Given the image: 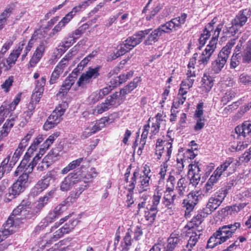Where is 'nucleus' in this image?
<instances>
[{
  "label": "nucleus",
  "instance_id": "f257e3e1",
  "mask_svg": "<svg viewBox=\"0 0 251 251\" xmlns=\"http://www.w3.org/2000/svg\"><path fill=\"white\" fill-rule=\"evenodd\" d=\"M152 30L151 28L140 30L128 37L119 46V49L115 55L116 57L123 55L140 44L147 34Z\"/></svg>",
  "mask_w": 251,
  "mask_h": 251
},
{
  "label": "nucleus",
  "instance_id": "f03ea898",
  "mask_svg": "<svg viewBox=\"0 0 251 251\" xmlns=\"http://www.w3.org/2000/svg\"><path fill=\"white\" fill-rule=\"evenodd\" d=\"M187 181L184 177L179 178L176 183L175 188V191L171 194V196L168 198L164 204V205L168 208H171L172 206L179 203L181 199L185 195L188 191L187 187Z\"/></svg>",
  "mask_w": 251,
  "mask_h": 251
},
{
  "label": "nucleus",
  "instance_id": "7ed1b4c3",
  "mask_svg": "<svg viewBox=\"0 0 251 251\" xmlns=\"http://www.w3.org/2000/svg\"><path fill=\"white\" fill-rule=\"evenodd\" d=\"M189 83V79L188 78L180 84L177 98L174 101L172 106L170 118V121L172 122L176 120L177 111H176L175 109L178 108L180 105H182L186 100L188 90L190 87Z\"/></svg>",
  "mask_w": 251,
  "mask_h": 251
},
{
  "label": "nucleus",
  "instance_id": "20e7f679",
  "mask_svg": "<svg viewBox=\"0 0 251 251\" xmlns=\"http://www.w3.org/2000/svg\"><path fill=\"white\" fill-rule=\"evenodd\" d=\"M168 133L169 132H168L167 137L169 139L164 140L158 139L155 147V154L157 156V159H160L162 154H164L166 162H168L171 157L172 152V144L174 141V139L171 138Z\"/></svg>",
  "mask_w": 251,
  "mask_h": 251
},
{
  "label": "nucleus",
  "instance_id": "39448f33",
  "mask_svg": "<svg viewBox=\"0 0 251 251\" xmlns=\"http://www.w3.org/2000/svg\"><path fill=\"white\" fill-rule=\"evenodd\" d=\"M228 193L226 188H222L209 199L204 208L207 214H211L221 204Z\"/></svg>",
  "mask_w": 251,
  "mask_h": 251
},
{
  "label": "nucleus",
  "instance_id": "423d86ee",
  "mask_svg": "<svg viewBox=\"0 0 251 251\" xmlns=\"http://www.w3.org/2000/svg\"><path fill=\"white\" fill-rule=\"evenodd\" d=\"M166 124V121L164 119L163 114L158 113L153 118H150L146 125H149L150 130L149 133V138L152 139L160 131V128L161 126H165Z\"/></svg>",
  "mask_w": 251,
  "mask_h": 251
},
{
  "label": "nucleus",
  "instance_id": "0eeeda50",
  "mask_svg": "<svg viewBox=\"0 0 251 251\" xmlns=\"http://www.w3.org/2000/svg\"><path fill=\"white\" fill-rule=\"evenodd\" d=\"M241 226L240 223L236 222L234 224L224 225L220 227L215 232L220 241L223 243L231 238L236 230Z\"/></svg>",
  "mask_w": 251,
  "mask_h": 251
},
{
  "label": "nucleus",
  "instance_id": "6e6552de",
  "mask_svg": "<svg viewBox=\"0 0 251 251\" xmlns=\"http://www.w3.org/2000/svg\"><path fill=\"white\" fill-rule=\"evenodd\" d=\"M99 67L89 68L85 73L82 74L80 76L76 82L77 86L82 88H86L92 82L93 79L99 75Z\"/></svg>",
  "mask_w": 251,
  "mask_h": 251
},
{
  "label": "nucleus",
  "instance_id": "1a4fd4ad",
  "mask_svg": "<svg viewBox=\"0 0 251 251\" xmlns=\"http://www.w3.org/2000/svg\"><path fill=\"white\" fill-rule=\"evenodd\" d=\"M118 95H119L118 93H115L107 97L105 102L102 103L100 105H98L96 108L92 109V113L95 115L100 114L108 110L110 106L119 104L120 100L118 98Z\"/></svg>",
  "mask_w": 251,
  "mask_h": 251
},
{
  "label": "nucleus",
  "instance_id": "9d476101",
  "mask_svg": "<svg viewBox=\"0 0 251 251\" xmlns=\"http://www.w3.org/2000/svg\"><path fill=\"white\" fill-rule=\"evenodd\" d=\"M44 138L42 135H39L37 136L34 140L33 143L28 148L27 151L26 152L24 157L21 162L20 165L17 167L15 171V175H17L18 172L21 170V169L23 167H25L26 166V164L30 160V153H33V151L36 149V147L39 145L41 142L43 141Z\"/></svg>",
  "mask_w": 251,
  "mask_h": 251
},
{
  "label": "nucleus",
  "instance_id": "9b49d317",
  "mask_svg": "<svg viewBox=\"0 0 251 251\" xmlns=\"http://www.w3.org/2000/svg\"><path fill=\"white\" fill-rule=\"evenodd\" d=\"M176 183V177L173 175V173L171 172L166 180V188L162 201L164 204L168 200L169 197L170 198L171 196V194L175 191Z\"/></svg>",
  "mask_w": 251,
  "mask_h": 251
},
{
  "label": "nucleus",
  "instance_id": "f8f14e48",
  "mask_svg": "<svg viewBox=\"0 0 251 251\" xmlns=\"http://www.w3.org/2000/svg\"><path fill=\"white\" fill-rule=\"evenodd\" d=\"M21 94H19L14 99L13 101L9 103L4 101L0 106V115L7 117V115L12 111H14L17 105L20 101Z\"/></svg>",
  "mask_w": 251,
  "mask_h": 251
},
{
  "label": "nucleus",
  "instance_id": "ddd939ff",
  "mask_svg": "<svg viewBox=\"0 0 251 251\" xmlns=\"http://www.w3.org/2000/svg\"><path fill=\"white\" fill-rule=\"evenodd\" d=\"M15 228L13 219L11 217H9L0 230V242L15 232Z\"/></svg>",
  "mask_w": 251,
  "mask_h": 251
},
{
  "label": "nucleus",
  "instance_id": "4468645a",
  "mask_svg": "<svg viewBox=\"0 0 251 251\" xmlns=\"http://www.w3.org/2000/svg\"><path fill=\"white\" fill-rule=\"evenodd\" d=\"M236 38L232 39L224 47L218 54V61L216 63H226L231 52V49L235 44Z\"/></svg>",
  "mask_w": 251,
  "mask_h": 251
},
{
  "label": "nucleus",
  "instance_id": "2eb2a0df",
  "mask_svg": "<svg viewBox=\"0 0 251 251\" xmlns=\"http://www.w3.org/2000/svg\"><path fill=\"white\" fill-rule=\"evenodd\" d=\"M181 237L178 234L173 233L168 238L167 244L163 242H160L156 244L162 246L164 249L163 251H173L181 240Z\"/></svg>",
  "mask_w": 251,
  "mask_h": 251
},
{
  "label": "nucleus",
  "instance_id": "dca6fc26",
  "mask_svg": "<svg viewBox=\"0 0 251 251\" xmlns=\"http://www.w3.org/2000/svg\"><path fill=\"white\" fill-rule=\"evenodd\" d=\"M251 15V11L247 9H243L239 12L235 17L232 20L235 25L242 27L247 22L248 19Z\"/></svg>",
  "mask_w": 251,
  "mask_h": 251
},
{
  "label": "nucleus",
  "instance_id": "f3484780",
  "mask_svg": "<svg viewBox=\"0 0 251 251\" xmlns=\"http://www.w3.org/2000/svg\"><path fill=\"white\" fill-rule=\"evenodd\" d=\"M67 107V103L65 102H62L56 107L49 117L57 124H59L62 120V116L64 114Z\"/></svg>",
  "mask_w": 251,
  "mask_h": 251
},
{
  "label": "nucleus",
  "instance_id": "a211bd4d",
  "mask_svg": "<svg viewBox=\"0 0 251 251\" xmlns=\"http://www.w3.org/2000/svg\"><path fill=\"white\" fill-rule=\"evenodd\" d=\"M202 84L200 88V93L202 94H206L211 90L214 84V78L206 74H204L202 78Z\"/></svg>",
  "mask_w": 251,
  "mask_h": 251
},
{
  "label": "nucleus",
  "instance_id": "6ab92c4d",
  "mask_svg": "<svg viewBox=\"0 0 251 251\" xmlns=\"http://www.w3.org/2000/svg\"><path fill=\"white\" fill-rule=\"evenodd\" d=\"M142 79L140 77H136L134 78L133 80L130 82V83L125 86L122 89L120 92H116V93H118V98L120 100H122L125 96L133 91L136 88L139 82L141 81Z\"/></svg>",
  "mask_w": 251,
  "mask_h": 251
},
{
  "label": "nucleus",
  "instance_id": "aec40b11",
  "mask_svg": "<svg viewBox=\"0 0 251 251\" xmlns=\"http://www.w3.org/2000/svg\"><path fill=\"white\" fill-rule=\"evenodd\" d=\"M30 202L28 200H23L22 202L16 208L13 210L12 214L9 217H11L14 221L15 219H18L19 218H16V216L22 214L25 216V218L28 214L26 208L30 205Z\"/></svg>",
  "mask_w": 251,
  "mask_h": 251
},
{
  "label": "nucleus",
  "instance_id": "412c9836",
  "mask_svg": "<svg viewBox=\"0 0 251 251\" xmlns=\"http://www.w3.org/2000/svg\"><path fill=\"white\" fill-rule=\"evenodd\" d=\"M201 231L193 232L189 236L187 244L183 249L184 251H192L196 246L201 235Z\"/></svg>",
  "mask_w": 251,
  "mask_h": 251
},
{
  "label": "nucleus",
  "instance_id": "4be33fe9",
  "mask_svg": "<svg viewBox=\"0 0 251 251\" xmlns=\"http://www.w3.org/2000/svg\"><path fill=\"white\" fill-rule=\"evenodd\" d=\"M235 131L238 136L245 137L251 133V121H245L241 126H237Z\"/></svg>",
  "mask_w": 251,
  "mask_h": 251
},
{
  "label": "nucleus",
  "instance_id": "5701e85b",
  "mask_svg": "<svg viewBox=\"0 0 251 251\" xmlns=\"http://www.w3.org/2000/svg\"><path fill=\"white\" fill-rule=\"evenodd\" d=\"M150 183L151 176L140 175L139 180L137 182V187L139 192L140 193L149 190L150 189Z\"/></svg>",
  "mask_w": 251,
  "mask_h": 251
},
{
  "label": "nucleus",
  "instance_id": "b1692460",
  "mask_svg": "<svg viewBox=\"0 0 251 251\" xmlns=\"http://www.w3.org/2000/svg\"><path fill=\"white\" fill-rule=\"evenodd\" d=\"M26 39L23 40L19 43V46L15 50H13L7 58V63H15L19 57L23 49V47L26 43Z\"/></svg>",
  "mask_w": 251,
  "mask_h": 251
},
{
  "label": "nucleus",
  "instance_id": "393cba45",
  "mask_svg": "<svg viewBox=\"0 0 251 251\" xmlns=\"http://www.w3.org/2000/svg\"><path fill=\"white\" fill-rule=\"evenodd\" d=\"M14 9L13 4L7 6L0 14V30H2L6 25L8 18Z\"/></svg>",
  "mask_w": 251,
  "mask_h": 251
},
{
  "label": "nucleus",
  "instance_id": "a878e982",
  "mask_svg": "<svg viewBox=\"0 0 251 251\" xmlns=\"http://www.w3.org/2000/svg\"><path fill=\"white\" fill-rule=\"evenodd\" d=\"M237 165H239L238 161L234 160L232 157H228L219 167L223 172L227 171L228 169L230 171H233Z\"/></svg>",
  "mask_w": 251,
  "mask_h": 251
},
{
  "label": "nucleus",
  "instance_id": "bb28decb",
  "mask_svg": "<svg viewBox=\"0 0 251 251\" xmlns=\"http://www.w3.org/2000/svg\"><path fill=\"white\" fill-rule=\"evenodd\" d=\"M45 44L43 42L41 43L36 49L29 63H38L40 61L45 52Z\"/></svg>",
  "mask_w": 251,
  "mask_h": 251
},
{
  "label": "nucleus",
  "instance_id": "cd10ccee",
  "mask_svg": "<svg viewBox=\"0 0 251 251\" xmlns=\"http://www.w3.org/2000/svg\"><path fill=\"white\" fill-rule=\"evenodd\" d=\"M58 217L52 212H50L36 227L37 229H43L56 220Z\"/></svg>",
  "mask_w": 251,
  "mask_h": 251
},
{
  "label": "nucleus",
  "instance_id": "c85d7f7f",
  "mask_svg": "<svg viewBox=\"0 0 251 251\" xmlns=\"http://www.w3.org/2000/svg\"><path fill=\"white\" fill-rule=\"evenodd\" d=\"M158 212L157 208L151 207H147L144 211V217L150 224H152L155 221Z\"/></svg>",
  "mask_w": 251,
  "mask_h": 251
},
{
  "label": "nucleus",
  "instance_id": "c756f323",
  "mask_svg": "<svg viewBox=\"0 0 251 251\" xmlns=\"http://www.w3.org/2000/svg\"><path fill=\"white\" fill-rule=\"evenodd\" d=\"M15 120V118H12L10 119L7 120L6 122L3 124L2 129L0 131V141H1L3 138L8 135L11 129L14 125Z\"/></svg>",
  "mask_w": 251,
  "mask_h": 251
},
{
  "label": "nucleus",
  "instance_id": "7c9ffc66",
  "mask_svg": "<svg viewBox=\"0 0 251 251\" xmlns=\"http://www.w3.org/2000/svg\"><path fill=\"white\" fill-rule=\"evenodd\" d=\"M27 108V109L22 115V118L24 119V121L21 122V125L22 124L23 126L26 125L29 122L31 116L34 112L35 106L33 102H29Z\"/></svg>",
  "mask_w": 251,
  "mask_h": 251
},
{
  "label": "nucleus",
  "instance_id": "2f4dec72",
  "mask_svg": "<svg viewBox=\"0 0 251 251\" xmlns=\"http://www.w3.org/2000/svg\"><path fill=\"white\" fill-rule=\"evenodd\" d=\"M147 35H148V34ZM160 36V34L156 28L151 32V31L148 34V36L144 41V44L146 46L152 45L154 43L158 41Z\"/></svg>",
  "mask_w": 251,
  "mask_h": 251
},
{
  "label": "nucleus",
  "instance_id": "473e14b6",
  "mask_svg": "<svg viewBox=\"0 0 251 251\" xmlns=\"http://www.w3.org/2000/svg\"><path fill=\"white\" fill-rule=\"evenodd\" d=\"M132 236H133L132 229L128 228L124 238V242L122 243V251H127L129 249V247L131 245L132 242L133 241Z\"/></svg>",
  "mask_w": 251,
  "mask_h": 251
},
{
  "label": "nucleus",
  "instance_id": "72a5a7b5",
  "mask_svg": "<svg viewBox=\"0 0 251 251\" xmlns=\"http://www.w3.org/2000/svg\"><path fill=\"white\" fill-rule=\"evenodd\" d=\"M65 64H59L56 66L50 76V84L55 83L60 75L63 73L65 67Z\"/></svg>",
  "mask_w": 251,
  "mask_h": 251
},
{
  "label": "nucleus",
  "instance_id": "f704fd0d",
  "mask_svg": "<svg viewBox=\"0 0 251 251\" xmlns=\"http://www.w3.org/2000/svg\"><path fill=\"white\" fill-rule=\"evenodd\" d=\"M149 125H145L143 126V132L141 135V138L140 140V146L139 147L137 153L139 155H141L142 153V150L143 149L146 143V139L148 138L149 130H150Z\"/></svg>",
  "mask_w": 251,
  "mask_h": 251
},
{
  "label": "nucleus",
  "instance_id": "c9c22d12",
  "mask_svg": "<svg viewBox=\"0 0 251 251\" xmlns=\"http://www.w3.org/2000/svg\"><path fill=\"white\" fill-rule=\"evenodd\" d=\"M57 155L58 153L54 152V151H51L48 154L43 158L42 163L39 164L38 169L42 171L47 169L50 164V163L48 161V160H52L53 158L57 156Z\"/></svg>",
  "mask_w": 251,
  "mask_h": 251
},
{
  "label": "nucleus",
  "instance_id": "e433bc0d",
  "mask_svg": "<svg viewBox=\"0 0 251 251\" xmlns=\"http://www.w3.org/2000/svg\"><path fill=\"white\" fill-rule=\"evenodd\" d=\"M24 185H22L19 182L17 181L13 184L11 187L9 189V193L10 195L13 196V198L15 196L20 195V194L23 192L25 189Z\"/></svg>",
  "mask_w": 251,
  "mask_h": 251
},
{
  "label": "nucleus",
  "instance_id": "4c0bfd02",
  "mask_svg": "<svg viewBox=\"0 0 251 251\" xmlns=\"http://www.w3.org/2000/svg\"><path fill=\"white\" fill-rule=\"evenodd\" d=\"M194 64H188V70L186 73L187 77L184 79L181 83L185 80L189 79V85L190 86V89L192 87V85L195 81L194 78L196 76V70L194 66Z\"/></svg>",
  "mask_w": 251,
  "mask_h": 251
},
{
  "label": "nucleus",
  "instance_id": "58836bf2",
  "mask_svg": "<svg viewBox=\"0 0 251 251\" xmlns=\"http://www.w3.org/2000/svg\"><path fill=\"white\" fill-rule=\"evenodd\" d=\"M162 7L163 6L160 2L155 3L149 13L146 15L145 18L146 21H150L153 19L155 16L162 9Z\"/></svg>",
  "mask_w": 251,
  "mask_h": 251
},
{
  "label": "nucleus",
  "instance_id": "ea45409f",
  "mask_svg": "<svg viewBox=\"0 0 251 251\" xmlns=\"http://www.w3.org/2000/svg\"><path fill=\"white\" fill-rule=\"evenodd\" d=\"M83 160L84 158L81 157L72 161L66 167L62 170L61 174L65 175L67 174L70 171L75 169L80 165V164L83 162Z\"/></svg>",
  "mask_w": 251,
  "mask_h": 251
},
{
  "label": "nucleus",
  "instance_id": "a19ab883",
  "mask_svg": "<svg viewBox=\"0 0 251 251\" xmlns=\"http://www.w3.org/2000/svg\"><path fill=\"white\" fill-rule=\"evenodd\" d=\"M76 41L73 36L70 35L69 37L58 46V50H60L61 52H65Z\"/></svg>",
  "mask_w": 251,
  "mask_h": 251
},
{
  "label": "nucleus",
  "instance_id": "79ce46f5",
  "mask_svg": "<svg viewBox=\"0 0 251 251\" xmlns=\"http://www.w3.org/2000/svg\"><path fill=\"white\" fill-rule=\"evenodd\" d=\"M231 26L226 27L223 30L224 34L229 37L234 36L239 31L240 27L235 25V24L231 21Z\"/></svg>",
  "mask_w": 251,
  "mask_h": 251
},
{
  "label": "nucleus",
  "instance_id": "37998d69",
  "mask_svg": "<svg viewBox=\"0 0 251 251\" xmlns=\"http://www.w3.org/2000/svg\"><path fill=\"white\" fill-rule=\"evenodd\" d=\"M50 183L48 179L43 177V178L39 180L34 186V189L36 194H39L47 189Z\"/></svg>",
  "mask_w": 251,
  "mask_h": 251
},
{
  "label": "nucleus",
  "instance_id": "c03bdc74",
  "mask_svg": "<svg viewBox=\"0 0 251 251\" xmlns=\"http://www.w3.org/2000/svg\"><path fill=\"white\" fill-rule=\"evenodd\" d=\"M209 214L207 213L204 208L202 211L200 212L192 219L191 223L195 226H198L204 220V219Z\"/></svg>",
  "mask_w": 251,
  "mask_h": 251
},
{
  "label": "nucleus",
  "instance_id": "a18cd8bd",
  "mask_svg": "<svg viewBox=\"0 0 251 251\" xmlns=\"http://www.w3.org/2000/svg\"><path fill=\"white\" fill-rule=\"evenodd\" d=\"M239 212L238 209L236 204L231 206H227L223 208L220 212V214L226 216L228 215H232Z\"/></svg>",
  "mask_w": 251,
  "mask_h": 251
},
{
  "label": "nucleus",
  "instance_id": "49530a36",
  "mask_svg": "<svg viewBox=\"0 0 251 251\" xmlns=\"http://www.w3.org/2000/svg\"><path fill=\"white\" fill-rule=\"evenodd\" d=\"M31 172H28V170L25 168L23 171L22 172V174L20 176L18 179L17 180V182H19L22 185H24V187H26L27 186V183L28 179V174L31 173ZM21 173V172H19L18 175Z\"/></svg>",
  "mask_w": 251,
  "mask_h": 251
},
{
  "label": "nucleus",
  "instance_id": "de8ad7c7",
  "mask_svg": "<svg viewBox=\"0 0 251 251\" xmlns=\"http://www.w3.org/2000/svg\"><path fill=\"white\" fill-rule=\"evenodd\" d=\"M88 27V26L87 24H84L78 27L70 35L76 41L86 31Z\"/></svg>",
  "mask_w": 251,
  "mask_h": 251
},
{
  "label": "nucleus",
  "instance_id": "09e8293b",
  "mask_svg": "<svg viewBox=\"0 0 251 251\" xmlns=\"http://www.w3.org/2000/svg\"><path fill=\"white\" fill-rule=\"evenodd\" d=\"M44 203H42L39 201H38L37 203L36 204L34 209H29L28 210V214L26 216V218L29 219L32 216L35 215L37 213L39 212L40 210L44 207Z\"/></svg>",
  "mask_w": 251,
  "mask_h": 251
},
{
  "label": "nucleus",
  "instance_id": "8fccbe9b",
  "mask_svg": "<svg viewBox=\"0 0 251 251\" xmlns=\"http://www.w3.org/2000/svg\"><path fill=\"white\" fill-rule=\"evenodd\" d=\"M60 135L59 132H55L50 135L43 143L42 147H44V149H48L50 146L53 143L54 140Z\"/></svg>",
  "mask_w": 251,
  "mask_h": 251
},
{
  "label": "nucleus",
  "instance_id": "3c124183",
  "mask_svg": "<svg viewBox=\"0 0 251 251\" xmlns=\"http://www.w3.org/2000/svg\"><path fill=\"white\" fill-rule=\"evenodd\" d=\"M210 36L211 32L207 30H205V29L204 28L199 39L200 45L199 47L200 49L205 45L206 41L210 38Z\"/></svg>",
  "mask_w": 251,
  "mask_h": 251
},
{
  "label": "nucleus",
  "instance_id": "603ef678",
  "mask_svg": "<svg viewBox=\"0 0 251 251\" xmlns=\"http://www.w3.org/2000/svg\"><path fill=\"white\" fill-rule=\"evenodd\" d=\"M222 244L220 241L218 236L215 235V232L214 233L207 241V248H213L217 245Z\"/></svg>",
  "mask_w": 251,
  "mask_h": 251
},
{
  "label": "nucleus",
  "instance_id": "864d4df0",
  "mask_svg": "<svg viewBox=\"0 0 251 251\" xmlns=\"http://www.w3.org/2000/svg\"><path fill=\"white\" fill-rule=\"evenodd\" d=\"M200 197L198 192H192L187 195V198L185 199L196 205L199 202Z\"/></svg>",
  "mask_w": 251,
  "mask_h": 251
},
{
  "label": "nucleus",
  "instance_id": "5fc2aeb1",
  "mask_svg": "<svg viewBox=\"0 0 251 251\" xmlns=\"http://www.w3.org/2000/svg\"><path fill=\"white\" fill-rule=\"evenodd\" d=\"M187 16V14L183 13H181L180 16L173 18L175 23H176V25L178 29L180 28L182 25L185 23Z\"/></svg>",
  "mask_w": 251,
  "mask_h": 251
},
{
  "label": "nucleus",
  "instance_id": "6e6d98bb",
  "mask_svg": "<svg viewBox=\"0 0 251 251\" xmlns=\"http://www.w3.org/2000/svg\"><path fill=\"white\" fill-rule=\"evenodd\" d=\"M70 178L71 177H70V176H67L61 183L60 189L62 191H68L71 187H73V185L70 180Z\"/></svg>",
  "mask_w": 251,
  "mask_h": 251
},
{
  "label": "nucleus",
  "instance_id": "4d7b16f0",
  "mask_svg": "<svg viewBox=\"0 0 251 251\" xmlns=\"http://www.w3.org/2000/svg\"><path fill=\"white\" fill-rule=\"evenodd\" d=\"M182 204L183 207L185 209V216L187 217L194 210L196 205L186 199L183 200Z\"/></svg>",
  "mask_w": 251,
  "mask_h": 251
},
{
  "label": "nucleus",
  "instance_id": "13d9d810",
  "mask_svg": "<svg viewBox=\"0 0 251 251\" xmlns=\"http://www.w3.org/2000/svg\"><path fill=\"white\" fill-rule=\"evenodd\" d=\"M14 79L13 76H9L6 79L4 82L1 85V88L3 90L5 93H8L10 91L11 87L13 85Z\"/></svg>",
  "mask_w": 251,
  "mask_h": 251
},
{
  "label": "nucleus",
  "instance_id": "bf43d9fd",
  "mask_svg": "<svg viewBox=\"0 0 251 251\" xmlns=\"http://www.w3.org/2000/svg\"><path fill=\"white\" fill-rule=\"evenodd\" d=\"M201 170L197 163L189 165L188 176L200 175Z\"/></svg>",
  "mask_w": 251,
  "mask_h": 251
},
{
  "label": "nucleus",
  "instance_id": "052dcab7",
  "mask_svg": "<svg viewBox=\"0 0 251 251\" xmlns=\"http://www.w3.org/2000/svg\"><path fill=\"white\" fill-rule=\"evenodd\" d=\"M139 171L138 169H136L134 172L133 173V176L131 178V180L129 182V188L128 189L131 190V191L134 190L135 187V184L137 182V179H139Z\"/></svg>",
  "mask_w": 251,
  "mask_h": 251
},
{
  "label": "nucleus",
  "instance_id": "680f3d73",
  "mask_svg": "<svg viewBox=\"0 0 251 251\" xmlns=\"http://www.w3.org/2000/svg\"><path fill=\"white\" fill-rule=\"evenodd\" d=\"M162 197V193L158 190H156L154 195L153 196L152 205H150L153 208H157V206L159 204L161 198Z\"/></svg>",
  "mask_w": 251,
  "mask_h": 251
},
{
  "label": "nucleus",
  "instance_id": "e2e57ef3",
  "mask_svg": "<svg viewBox=\"0 0 251 251\" xmlns=\"http://www.w3.org/2000/svg\"><path fill=\"white\" fill-rule=\"evenodd\" d=\"M217 41L218 40L212 38L205 49L206 50L205 52H209V54H212L216 48Z\"/></svg>",
  "mask_w": 251,
  "mask_h": 251
},
{
  "label": "nucleus",
  "instance_id": "0e129e2a",
  "mask_svg": "<svg viewBox=\"0 0 251 251\" xmlns=\"http://www.w3.org/2000/svg\"><path fill=\"white\" fill-rule=\"evenodd\" d=\"M236 93L232 90L226 92L222 98V101L224 104H226L229 101L232 100L235 97Z\"/></svg>",
  "mask_w": 251,
  "mask_h": 251
},
{
  "label": "nucleus",
  "instance_id": "69168bd1",
  "mask_svg": "<svg viewBox=\"0 0 251 251\" xmlns=\"http://www.w3.org/2000/svg\"><path fill=\"white\" fill-rule=\"evenodd\" d=\"M32 133L33 132L31 131H30L29 133H28L21 140L18 146L25 150V147L28 144L29 141L32 136Z\"/></svg>",
  "mask_w": 251,
  "mask_h": 251
},
{
  "label": "nucleus",
  "instance_id": "338daca9",
  "mask_svg": "<svg viewBox=\"0 0 251 251\" xmlns=\"http://www.w3.org/2000/svg\"><path fill=\"white\" fill-rule=\"evenodd\" d=\"M65 202L58 205L52 212L58 217L66 210L67 207L65 205Z\"/></svg>",
  "mask_w": 251,
  "mask_h": 251
},
{
  "label": "nucleus",
  "instance_id": "774afa93",
  "mask_svg": "<svg viewBox=\"0 0 251 251\" xmlns=\"http://www.w3.org/2000/svg\"><path fill=\"white\" fill-rule=\"evenodd\" d=\"M215 190V186L206 183L202 190L203 195L204 196H209Z\"/></svg>",
  "mask_w": 251,
  "mask_h": 251
}]
</instances>
